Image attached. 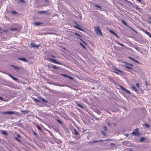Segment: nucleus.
Masks as SVG:
<instances>
[{"mask_svg": "<svg viewBox=\"0 0 151 151\" xmlns=\"http://www.w3.org/2000/svg\"><path fill=\"white\" fill-rule=\"evenodd\" d=\"M11 13L13 14H16L18 13L15 11H11Z\"/></svg>", "mask_w": 151, "mask_h": 151, "instance_id": "nucleus-28", "label": "nucleus"}, {"mask_svg": "<svg viewBox=\"0 0 151 151\" xmlns=\"http://www.w3.org/2000/svg\"><path fill=\"white\" fill-rule=\"evenodd\" d=\"M17 136L19 138H20V135L18 134H17Z\"/></svg>", "mask_w": 151, "mask_h": 151, "instance_id": "nucleus-64", "label": "nucleus"}, {"mask_svg": "<svg viewBox=\"0 0 151 151\" xmlns=\"http://www.w3.org/2000/svg\"><path fill=\"white\" fill-rule=\"evenodd\" d=\"M116 145V144L114 143H111L110 145L111 146H114Z\"/></svg>", "mask_w": 151, "mask_h": 151, "instance_id": "nucleus-51", "label": "nucleus"}, {"mask_svg": "<svg viewBox=\"0 0 151 151\" xmlns=\"http://www.w3.org/2000/svg\"><path fill=\"white\" fill-rule=\"evenodd\" d=\"M121 22H122V23H123L124 25H125L126 26H128V24H127L126 23V22H125L124 20L122 19L121 20Z\"/></svg>", "mask_w": 151, "mask_h": 151, "instance_id": "nucleus-18", "label": "nucleus"}, {"mask_svg": "<svg viewBox=\"0 0 151 151\" xmlns=\"http://www.w3.org/2000/svg\"><path fill=\"white\" fill-rule=\"evenodd\" d=\"M105 122H106V123H107V122H109V121H108V119H106V120H105Z\"/></svg>", "mask_w": 151, "mask_h": 151, "instance_id": "nucleus-63", "label": "nucleus"}, {"mask_svg": "<svg viewBox=\"0 0 151 151\" xmlns=\"http://www.w3.org/2000/svg\"><path fill=\"white\" fill-rule=\"evenodd\" d=\"M145 138L143 137H141L140 139V141L141 142H142L145 139Z\"/></svg>", "mask_w": 151, "mask_h": 151, "instance_id": "nucleus-26", "label": "nucleus"}, {"mask_svg": "<svg viewBox=\"0 0 151 151\" xmlns=\"http://www.w3.org/2000/svg\"><path fill=\"white\" fill-rule=\"evenodd\" d=\"M10 77H11L14 80V81H17V80H18V79L13 76H12V75H11L9 74H8V73H7V74Z\"/></svg>", "mask_w": 151, "mask_h": 151, "instance_id": "nucleus-10", "label": "nucleus"}, {"mask_svg": "<svg viewBox=\"0 0 151 151\" xmlns=\"http://www.w3.org/2000/svg\"><path fill=\"white\" fill-rule=\"evenodd\" d=\"M74 134L75 135H78V133L77 131V130H76L75 129H74V132H73Z\"/></svg>", "mask_w": 151, "mask_h": 151, "instance_id": "nucleus-17", "label": "nucleus"}, {"mask_svg": "<svg viewBox=\"0 0 151 151\" xmlns=\"http://www.w3.org/2000/svg\"><path fill=\"white\" fill-rule=\"evenodd\" d=\"M111 139H106L103 140V141H111Z\"/></svg>", "mask_w": 151, "mask_h": 151, "instance_id": "nucleus-50", "label": "nucleus"}, {"mask_svg": "<svg viewBox=\"0 0 151 151\" xmlns=\"http://www.w3.org/2000/svg\"><path fill=\"white\" fill-rule=\"evenodd\" d=\"M47 60L49 62H52L54 63L58 64L59 65H62V63H61L60 62H59L58 61H57L55 60L52 59L51 58H48L47 59Z\"/></svg>", "mask_w": 151, "mask_h": 151, "instance_id": "nucleus-3", "label": "nucleus"}, {"mask_svg": "<svg viewBox=\"0 0 151 151\" xmlns=\"http://www.w3.org/2000/svg\"><path fill=\"white\" fill-rule=\"evenodd\" d=\"M2 133L4 135H8L7 133L6 132V131L5 130H2Z\"/></svg>", "mask_w": 151, "mask_h": 151, "instance_id": "nucleus-24", "label": "nucleus"}, {"mask_svg": "<svg viewBox=\"0 0 151 151\" xmlns=\"http://www.w3.org/2000/svg\"><path fill=\"white\" fill-rule=\"evenodd\" d=\"M112 65V68L114 70H115L116 71H117L118 72H119L121 73L122 74L123 73V71H122L121 70H119V69H118L116 67H115V66H114L113 65Z\"/></svg>", "mask_w": 151, "mask_h": 151, "instance_id": "nucleus-5", "label": "nucleus"}, {"mask_svg": "<svg viewBox=\"0 0 151 151\" xmlns=\"http://www.w3.org/2000/svg\"><path fill=\"white\" fill-rule=\"evenodd\" d=\"M107 124L109 126H111V124H110V123L109 122H107Z\"/></svg>", "mask_w": 151, "mask_h": 151, "instance_id": "nucleus-60", "label": "nucleus"}, {"mask_svg": "<svg viewBox=\"0 0 151 151\" xmlns=\"http://www.w3.org/2000/svg\"><path fill=\"white\" fill-rule=\"evenodd\" d=\"M114 35H115L117 37L119 38V36L118 35H117V34H116V33H115V34H114Z\"/></svg>", "mask_w": 151, "mask_h": 151, "instance_id": "nucleus-61", "label": "nucleus"}, {"mask_svg": "<svg viewBox=\"0 0 151 151\" xmlns=\"http://www.w3.org/2000/svg\"><path fill=\"white\" fill-rule=\"evenodd\" d=\"M19 1L21 3H24L25 2V1L23 0H19Z\"/></svg>", "mask_w": 151, "mask_h": 151, "instance_id": "nucleus-55", "label": "nucleus"}, {"mask_svg": "<svg viewBox=\"0 0 151 151\" xmlns=\"http://www.w3.org/2000/svg\"><path fill=\"white\" fill-rule=\"evenodd\" d=\"M127 26L130 29L133 31L134 32H135V30L134 29H133L131 27L129 26L128 25Z\"/></svg>", "mask_w": 151, "mask_h": 151, "instance_id": "nucleus-43", "label": "nucleus"}, {"mask_svg": "<svg viewBox=\"0 0 151 151\" xmlns=\"http://www.w3.org/2000/svg\"><path fill=\"white\" fill-rule=\"evenodd\" d=\"M36 127L40 131H42V129H41V128L39 126L37 125L36 126Z\"/></svg>", "mask_w": 151, "mask_h": 151, "instance_id": "nucleus-32", "label": "nucleus"}, {"mask_svg": "<svg viewBox=\"0 0 151 151\" xmlns=\"http://www.w3.org/2000/svg\"><path fill=\"white\" fill-rule=\"evenodd\" d=\"M74 27L80 30H81V31H84V30L83 29H82L81 28V27H80L77 26H74Z\"/></svg>", "mask_w": 151, "mask_h": 151, "instance_id": "nucleus-16", "label": "nucleus"}, {"mask_svg": "<svg viewBox=\"0 0 151 151\" xmlns=\"http://www.w3.org/2000/svg\"><path fill=\"white\" fill-rule=\"evenodd\" d=\"M143 31L145 32V34L148 35L151 38V35L149 33L147 30L143 29L142 30Z\"/></svg>", "mask_w": 151, "mask_h": 151, "instance_id": "nucleus-8", "label": "nucleus"}, {"mask_svg": "<svg viewBox=\"0 0 151 151\" xmlns=\"http://www.w3.org/2000/svg\"><path fill=\"white\" fill-rule=\"evenodd\" d=\"M133 7L134 8L137 10H139V8L138 6L136 5H134Z\"/></svg>", "mask_w": 151, "mask_h": 151, "instance_id": "nucleus-23", "label": "nucleus"}, {"mask_svg": "<svg viewBox=\"0 0 151 151\" xmlns=\"http://www.w3.org/2000/svg\"><path fill=\"white\" fill-rule=\"evenodd\" d=\"M17 59L18 60H22V61H23L24 62H27V59H26V58H17Z\"/></svg>", "mask_w": 151, "mask_h": 151, "instance_id": "nucleus-11", "label": "nucleus"}, {"mask_svg": "<svg viewBox=\"0 0 151 151\" xmlns=\"http://www.w3.org/2000/svg\"><path fill=\"white\" fill-rule=\"evenodd\" d=\"M134 61L135 62L137 63H139V61H137V60H136L135 59H134Z\"/></svg>", "mask_w": 151, "mask_h": 151, "instance_id": "nucleus-56", "label": "nucleus"}, {"mask_svg": "<svg viewBox=\"0 0 151 151\" xmlns=\"http://www.w3.org/2000/svg\"><path fill=\"white\" fill-rule=\"evenodd\" d=\"M80 44L83 47V48H84V49H86V47L82 43H80Z\"/></svg>", "mask_w": 151, "mask_h": 151, "instance_id": "nucleus-38", "label": "nucleus"}, {"mask_svg": "<svg viewBox=\"0 0 151 151\" xmlns=\"http://www.w3.org/2000/svg\"><path fill=\"white\" fill-rule=\"evenodd\" d=\"M132 134H133L134 135L138 136L139 135V133L138 132L133 131L132 133Z\"/></svg>", "mask_w": 151, "mask_h": 151, "instance_id": "nucleus-13", "label": "nucleus"}, {"mask_svg": "<svg viewBox=\"0 0 151 151\" xmlns=\"http://www.w3.org/2000/svg\"><path fill=\"white\" fill-rule=\"evenodd\" d=\"M42 100L44 102H45V103H47V101H46V100H45L44 99H42Z\"/></svg>", "mask_w": 151, "mask_h": 151, "instance_id": "nucleus-53", "label": "nucleus"}, {"mask_svg": "<svg viewBox=\"0 0 151 151\" xmlns=\"http://www.w3.org/2000/svg\"><path fill=\"white\" fill-rule=\"evenodd\" d=\"M69 79H71V80H73V78L72 77H71L70 76H68V77Z\"/></svg>", "mask_w": 151, "mask_h": 151, "instance_id": "nucleus-47", "label": "nucleus"}, {"mask_svg": "<svg viewBox=\"0 0 151 151\" xmlns=\"http://www.w3.org/2000/svg\"><path fill=\"white\" fill-rule=\"evenodd\" d=\"M137 1H138L140 2L141 3H142V1L141 0H136Z\"/></svg>", "mask_w": 151, "mask_h": 151, "instance_id": "nucleus-62", "label": "nucleus"}, {"mask_svg": "<svg viewBox=\"0 0 151 151\" xmlns=\"http://www.w3.org/2000/svg\"><path fill=\"white\" fill-rule=\"evenodd\" d=\"M131 88L132 89L134 90L136 92H137L138 91L137 89L136 88V87L135 86H132L131 87Z\"/></svg>", "mask_w": 151, "mask_h": 151, "instance_id": "nucleus-22", "label": "nucleus"}, {"mask_svg": "<svg viewBox=\"0 0 151 151\" xmlns=\"http://www.w3.org/2000/svg\"><path fill=\"white\" fill-rule=\"evenodd\" d=\"M69 142L70 144L75 143V142L74 141H69Z\"/></svg>", "mask_w": 151, "mask_h": 151, "instance_id": "nucleus-54", "label": "nucleus"}, {"mask_svg": "<svg viewBox=\"0 0 151 151\" xmlns=\"http://www.w3.org/2000/svg\"><path fill=\"white\" fill-rule=\"evenodd\" d=\"M47 131L49 133L50 135H53L52 133L48 130H47Z\"/></svg>", "mask_w": 151, "mask_h": 151, "instance_id": "nucleus-49", "label": "nucleus"}, {"mask_svg": "<svg viewBox=\"0 0 151 151\" xmlns=\"http://www.w3.org/2000/svg\"><path fill=\"white\" fill-rule=\"evenodd\" d=\"M42 24V22H36L34 23V24L36 26H39L41 25Z\"/></svg>", "mask_w": 151, "mask_h": 151, "instance_id": "nucleus-15", "label": "nucleus"}, {"mask_svg": "<svg viewBox=\"0 0 151 151\" xmlns=\"http://www.w3.org/2000/svg\"><path fill=\"white\" fill-rule=\"evenodd\" d=\"M34 100L35 102H40V101L39 100L37 99H34Z\"/></svg>", "mask_w": 151, "mask_h": 151, "instance_id": "nucleus-40", "label": "nucleus"}, {"mask_svg": "<svg viewBox=\"0 0 151 151\" xmlns=\"http://www.w3.org/2000/svg\"><path fill=\"white\" fill-rule=\"evenodd\" d=\"M51 2L49 0H43L41 2V4L42 6H47L50 4Z\"/></svg>", "mask_w": 151, "mask_h": 151, "instance_id": "nucleus-2", "label": "nucleus"}, {"mask_svg": "<svg viewBox=\"0 0 151 151\" xmlns=\"http://www.w3.org/2000/svg\"><path fill=\"white\" fill-rule=\"evenodd\" d=\"M94 31L97 35L99 36L100 35L101 36H103V35L101 31L100 27L99 26H94Z\"/></svg>", "mask_w": 151, "mask_h": 151, "instance_id": "nucleus-1", "label": "nucleus"}, {"mask_svg": "<svg viewBox=\"0 0 151 151\" xmlns=\"http://www.w3.org/2000/svg\"><path fill=\"white\" fill-rule=\"evenodd\" d=\"M15 113V112L13 111H8L7 112H4L2 113V114H13Z\"/></svg>", "mask_w": 151, "mask_h": 151, "instance_id": "nucleus-6", "label": "nucleus"}, {"mask_svg": "<svg viewBox=\"0 0 151 151\" xmlns=\"http://www.w3.org/2000/svg\"><path fill=\"white\" fill-rule=\"evenodd\" d=\"M18 29L16 28H10V29L12 31H16Z\"/></svg>", "mask_w": 151, "mask_h": 151, "instance_id": "nucleus-20", "label": "nucleus"}, {"mask_svg": "<svg viewBox=\"0 0 151 151\" xmlns=\"http://www.w3.org/2000/svg\"><path fill=\"white\" fill-rule=\"evenodd\" d=\"M61 75L62 76L66 77H68V76L67 75L65 74H61Z\"/></svg>", "mask_w": 151, "mask_h": 151, "instance_id": "nucleus-42", "label": "nucleus"}, {"mask_svg": "<svg viewBox=\"0 0 151 151\" xmlns=\"http://www.w3.org/2000/svg\"><path fill=\"white\" fill-rule=\"evenodd\" d=\"M129 58L133 60L134 61V59L133 58L130 57H129Z\"/></svg>", "mask_w": 151, "mask_h": 151, "instance_id": "nucleus-57", "label": "nucleus"}, {"mask_svg": "<svg viewBox=\"0 0 151 151\" xmlns=\"http://www.w3.org/2000/svg\"><path fill=\"white\" fill-rule=\"evenodd\" d=\"M11 66L12 67H13L15 69L19 70L20 69L19 67L17 66H15L13 65H11Z\"/></svg>", "mask_w": 151, "mask_h": 151, "instance_id": "nucleus-21", "label": "nucleus"}, {"mask_svg": "<svg viewBox=\"0 0 151 151\" xmlns=\"http://www.w3.org/2000/svg\"><path fill=\"white\" fill-rule=\"evenodd\" d=\"M101 133L103 135H104V136H106V133L104 131H101Z\"/></svg>", "mask_w": 151, "mask_h": 151, "instance_id": "nucleus-35", "label": "nucleus"}, {"mask_svg": "<svg viewBox=\"0 0 151 151\" xmlns=\"http://www.w3.org/2000/svg\"><path fill=\"white\" fill-rule=\"evenodd\" d=\"M127 65H128L130 66H133V65L132 63H127Z\"/></svg>", "mask_w": 151, "mask_h": 151, "instance_id": "nucleus-52", "label": "nucleus"}, {"mask_svg": "<svg viewBox=\"0 0 151 151\" xmlns=\"http://www.w3.org/2000/svg\"><path fill=\"white\" fill-rule=\"evenodd\" d=\"M109 32H110V33H112L113 35H114V34H115V33L113 31L111 30H109Z\"/></svg>", "mask_w": 151, "mask_h": 151, "instance_id": "nucleus-36", "label": "nucleus"}, {"mask_svg": "<svg viewBox=\"0 0 151 151\" xmlns=\"http://www.w3.org/2000/svg\"><path fill=\"white\" fill-rule=\"evenodd\" d=\"M119 87L123 91H124V90H125V88L123 86H122L121 85H120Z\"/></svg>", "mask_w": 151, "mask_h": 151, "instance_id": "nucleus-37", "label": "nucleus"}, {"mask_svg": "<svg viewBox=\"0 0 151 151\" xmlns=\"http://www.w3.org/2000/svg\"><path fill=\"white\" fill-rule=\"evenodd\" d=\"M76 103L77 104V106H78L79 107H80V108H81L83 109L84 108V107L82 106L81 105L79 104L77 102H76Z\"/></svg>", "mask_w": 151, "mask_h": 151, "instance_id": "nucleus-27", "label": "nucleus"}, {"mask_svg": "<svg viewBox=\"0 0 151 151\" xmlns=\"http://www.w3.org/2000/svg\"><path fill=\"white\" fill-rule=\"evenodd\" d=\"M117 44L121 46H122V47H124V45H123V44L120 43L119 42H118L117 43Z\"/></svg>", "mask_w": 151, "mask_h": 151, "instance_id": "nucleus-30", "label": "nucleus"}, {"mask_svg": "<svg viewBox=\"0 0 151 151\" xmlns=\"http://www.w3.org/2000/svg\"><path fill=\"white\" fill-rule=\"evenodd\" d=\"M32 132L33 133V134L35 136V137L36 138H38L39 137L38 134L37 133H36L33 130H32Z\"/></svg>", "mask_w": 151, "mask_h": 151, "instance_id": "nucleus-14", "label": "nucleus"}, {"mask_svg": "<svg viewBox=\"0 0 151 151\" xmlns=\"http://www.w3.org/2000/svg\"><path fill=\"white\" fill-rule=\"evenodd\" d=\"M103 127V129L105 131H107V127L106 126H105V125Z\"/></svg>", "mask_w": 151, "mask_h": 151, "instance_id": "nucleus-39", "label": "nucleus"}, {"mask_svg": "<svg viewBox=\"0 0 151 151\" xmlns=\"http://www.w3.org/2000/svg\"><path fill=\"white\" fill-rule=\"evenodd\" d=\"M52 68L54 69H57L58 68V67H57L56 65H53Z\"/></svg>", "mask_w": 151, "mask_h": 151, "instance_id": "nucleus-44", "label": "nucleus"}, {"mask_svg": "<svg viewBox=\"0 0 151 151\" xmlns=\"http://www.w3.org/2000/svg\"><path fill=\"white\" fill-rule=\"evenodd\" d=\"M56 120L59 123V124L62 126H63L64 125V123L62 122L61 121L60 119H56Z\"/></svg>", "mask_w": 151, "mask_h": 151, "instance_id": "nucleus-12", "label": "nucleus"}, {"mask_svg": "<svg viewBox=\"0 0 151 151\" xmlns=\"http://www.w3.org/2000/svg\"><path fill=\"white\" fill-rule=\"evenodd\" d=\"M23 114H26L30 112L28 110H22L20 111Z\"/></svg>", "mask_w": 151, "mask_h": 151, "instance_id": "nucleus-9", "label": "nucleus"}, {"mask_svg": "<svg viewBox=\"0 0 151 151\" xmlns=\"http://www.w3.org/2000/svg\"><path fill=\"white\" fill-rule=\"evenodd\" d=\"M125 67L126 68H127L129 70H132L133 69V68H132V67H130L129 66H127V65H125Z\"/></svg>", "mask_w": 151, "mask_h": 151, "instance_id": "nucleus-25", "label": "nucleus"}, {"mask_svg": "<svg viewBox=\"0 0 151 151\" xmlns=\"http://www.w3.org/2000/svg\"><path fill=\"white\" fill-rule=\"evenodd\" d=\"M95 6L96 7L98 8H100L101 9H102L101 7V6H99L97 5H95Z\"/></svg>", "mask_w": 151, "mask_h": 151, "instance_id": "nucleus-45", "label": "nucleus"}, {"mask_svg": "<svg viewBox=\"0 0 151 151\" xmlns=\"http://www.w3.org/2000/svg\"><path fill=\"white\" fill-rule=\"evenodd\" d=\"M144 125H145V127L148 128H149L150 127V125L148 124H146V123H145L144 124Z\"/></svg>", "mask_w": 151, "mask_h": 151, "instance_id": "nucleus-33", "label": "nucleus"}, {"mask_svg": "<svg viewBox=\"0 0 151 151\" xmlns=\"http://www.w3.org/2000/svg\"><path fill=\"white\" fill-rule=\"evenodd\" d=\"M14 139L16 140H17V141H18L19 142H20V143H21V140H20L17 137H14Z\"/></svg>", "mask_w": 151, "mask_h": 151, "instance_id": "nucleus-31", "label": "nucleus"}, {"mask_svg": "<svg viewBox=\"0 0 151 151\" xmlns=\"http://www.w3.org/2000/svg\"><path fill=\"white\" fill-rule=\"evenodd\" d=\"M124 0L125 1H127V2H128V3H130V4H132V3L131 2H130V1H127V0Z\"/></svg>", "mask_w": 151, "mask_h": 151, "instance_id": "nucleus-59", "label": "nucleus"}, {"mask_svg": "<svg viewBox=\"0 0 151 151\" xmlns=\"http://www.w3.org/2000/svg\"><path fill=\"white\" fill-rule=\"evenodd\" d=\"M3 32H7L9 31L8 30V29H5V30H2Z\"/></svg>", "mask_w": 151, "mask_h": 151, "instance_id": "nucleus-46", "label": "nucleus"}, {"mask_svg": "<svg viewBox=\"0 0 151 151\" xmlns=\"http://www.w3.org/2000/svg\"><path fill=\"white\" fill-rule=\"evenodd\" d=\"M93 118L97 120H99V118H98L95 116H93Z\"/></svg>", "mask_w": 151, "mask_h": 151, "instance_id": "nucleus-41", "label": "nucleus"}, {"mask_svg": "<svg viewBox=\"0 0 151 151\" xmlns=\"http://www.w3.org/2000/svg\"><path fill=\"white\" fill-rule=\"evenodd\" d=\"M124 91L129 94H130L131 93V92L129 91L126 88L125 90H124Z\"/></svg>", "mask_w": 151, "mask_h": 151, "instance_id": "nucleus-29", "label": "nucleus"}, {"mask_svg": "<svg viewBox=\"0 0 151 151\" xmlns=\"http://www.w3.org/2000/svg\"><path fill=\"white\" fill-rule=\"evenodd\" d=\"M103 141V140H94L92 141H90L88 142L89 145H92L93 143L97 142H101Z\"/></svg>", "mask_w": 151, "mask_h": 151, "instance_id": "nucleus-4", "label": "nucleus"}, {"mask_svg": "<svg viewBox=\"0 0 151 151\" xmlns=\"http://www.w3.org/2000/svg\"><path fill=\"white\" fill-rule=\"evenodd\" d=\"M31 45L32 47L38 48L40 46V45H36L35 43H31Z\"/></svg>", "mask_w": 151, "mask_h": 151, "instance_id": "nucleus-7", "label": "nucleus"}, {"mask_svg": "<svg viewBox=\"0 0 151 151\" xmlns=\"http://www.w3.org/2000/svg\"><path fill=\"white\" fill-rule=\"evenodd\" d=\"M113 72L116 73V74H118V75H122V74H121L120 73H119L118 72H116V71H113Z\"/></svg>", "mask_w": 151, "mask_h": 151, "instance_id": "nucleus-48", "label": "nucleus"}, {"mask_svg": "<svg viewBox=\"0 0 151 151\" xmlns=\"http://www.w3.org/2000/svg\"><path fill=\"white\" fill-rule=\"evenodd\" d=\"M47 12L46 11H41L38 12V14H43L44 13H46Z\"/></svg>", "mask_w": 151, "mask_h": 151, "instance_id": "nucleus-19", "label": "nucleus"}, {"mask_svg": "<svg viewBox=\"0 0 151 151\" xmlns=\"http://www.w3.org/2000/svg\"><path fill=\"white\" fill-rule=\"evenodd\" d=\"M136 85L138 88L139 87V84L138 83H136Z\"/></svg>", "mask_w": 151, "mask_h": 151, "instance_id": "nucleus-58", "label": "nucleus"}, {"mask_svg": "<svg viewBox=\"0 0 151 151\" xmlns=\"http://www.w3.org/2000/svg\"><path fill=\"white\" fill-rule=\"evenodd\" d=\"M74 34L75 35H77V36H78L80 37H82V36L81 35H79V34H78V33H77L75 32V33H74Z\"/></svg>", "mask_w": 151, "mask_h": 151, "instance_id": "nucleus-34", "label": "nucleus"}]
</instances>
